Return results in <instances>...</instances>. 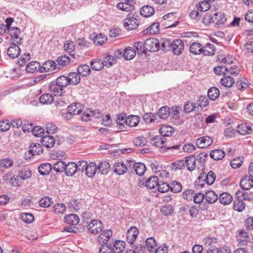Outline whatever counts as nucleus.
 Returning <instances> with one entry per match:
<instances>
[{"label": "nucleus", "instance_id": "1", "mask_svg": "<svg viewBox=\"0 0 253 253\" xmlns=\"http://www.w3.org/2000/svg\"><path fill=\"white\" fill-rule=\"evenodd\" d=\"M236 198L234 201V210L238 211H241L245 209V204L243 200L250 199L251 198L248 196L247 193L238 191L236 193Z\"/></svg>", "mask_w": 253, "mask_h": 253}, {"label": "nucleus", "instance_id": "2", "mask_svg": "<svg viewBox=\"0 0 253 253\" xmlns=\"http://www.w3.org/2000/svg\"><path fill=\"white\" fill-rule=\"evenodd\" d=\"M139 25V21L132 13H129L123 21V25L127 30L136 29Z\"/></svg>", "mask_w": 253, "mask_h": 253}, {"label": "nucleus", "instance_id": "3", "mask_svg": "<svg viewBox=\"0 0 253 253\" xmlns=\"http://www.w3.org/2000/svg\"><path fill=\"white\" fill-rule=\"evenodd\" d=\"M212 23L217 28H220L225 25L227 18L224 13L221 12H217L212 15Z\"/></svg>", "mask_w": 253, "mask_h": 253}, {"label": "nucleus", "instance_id": "4", "mask_svg": "<svg viewBox=\"0 0 253 253\" xmlns=\"http://www.w3.org/2000/svg\"><path fill=\"white\" fill-rule=\"evenodd\" d=\"M145 47L146 50L154 52L160 49V42L155 38H150L145 41Z\"/></svg>", "mask_w": 253, "mask_h": 253}, {"label": "nucleus", "instance_id": "5", "mask_svg": "<svg viewBox=\"0 0 253 253\" xmlns=\"http://www.w3.org/2000/svg\"><path fill=\"white\" fill-rule=\"evenodd\" d=\"M87 229L92 234H98L102 230V222L99 220H92L87 225Z\"/></svg>", "mask_w": 253, "mask_h": 253}, {"label": "nucleus", "instance_id": "6", "mask_svg": "<svg viewBox=\"0 0 253 253\" xmlns=\"http://www.w3.org/2000/svg\"><path fill=\"white\" fill-rule=\"evenodd\" d=\"M131 167V163L127 162L126 164L122 162L116 163L114 165L113 169L114 172L118 175H122L125 173L128 168Z\"/></svg>", "mask_w": 253, "mask_h": 253}, {"label": "nucleus", "instance_id": "7", "mask_svg": "<svg viewBox=\"0 0 253 253\" xmlns=\"http://www.w3.org/2000/svg\"><path fill=\"white\" fill-rule=\"evenodd\" d=\"M252 240V238L249 233L243 231H240L237 236V241L240 246L247 245L248 243L251 242Z\"/></svg>", "mask_w": 253, "mask_h": 253}, {"label": "nucleus", "instance_id": "8", "mask_svg": "<svg viewBox=\"0 0 253 253\" xmlns=\"http://www.w3.org/2000/svg\"><path fill=\"white\" fill-rule=\"evenodd\" d=\"M213 142L212 139L208 136L201 137L197 139L196 146L200 148H205L210 146Z\"/></svg>", "mask_w": 253, "mask_h": 253}, {"label": "nucleus", "instance_id": "9", "mask_svg": "<svg viewBox=\"0 0 253 253\" xmlns=\"http://www.w3.org/2000/svg\"><path fill=\"white\" fill-rule=\"evenodd\" d=\"M139 231L136 227H131L127 230L126 234L127 241L132 244L136 240Z\"/></svg>", "mask_w": 253, "mask_h": 253}, {"label": "nucleus", "instance_id": "10", "mask_svg": "<svg viewBox=\"0 0 253 253\" xmlns=\"http://www.w3.org/2000/svg\"><path fill=\"white\" fill-rule=\"evenodd\" d=\"M171 49L174 54H180L184 49V43L180 39L173 41Z\"/></svg>", "mask_w": 253, "mask_h": 253}, {"label": "nucleus", "instance_id": "11", "mask_svg": "<svg viewBox=\"0 0 253 253\" xmlns=\"http://www.w3.org/2000/svg\"><path fill=\"white\" fill-rule=\"evenodd\" d=\"M112 231L111 230L103 231L99 236L98 241L101 244H106L112 236Z\"/></svg>", "mask_w": 253, "mask_h": 253}, {"label": "nucleus", "instance_id": "12", "mask_svg": "<svg viewBox=\"0 0 253 253\" xmlns=\"http://www.w3.org/2000/svg\"><path fill=\"white\" fill-rule=\"evenodd\" d=\"M8 32L10 36L11 39L13 40V42L16 43H19L21 42L22 39L19 38V35L20 33V30L17 27H13L11 29H9Z\"/></svg>", "mask_w": 253, "mask_h": 253}, {"label": "nucleus", "instance_id": "13", "mask_svg": "<svg viewBox=\"0 0 253 253\" xmlns=\"http://www.w3.org/2000/svg\"><path fill=\"white\" fill-rule=\"evenodd\" d=\"M240 186L244 190H249L253 186V180L250 176H245L240 181Z\"/></svg>", "mask_w": 253, "mask_h": 253}, {"label": "nucleus", "instance_id": "14", "mask_svg": "<svg viewBox=\"0 0 253 253\" xmlns=\"http://www.w3.org/2000/svg\"><path fill=\"white\" fill-rule=\"evenodd\" d=\"M56 64L55 62L52 60H48L45 62L41 68L40 69V72H47L49 71H52L55 69Z\"/></svg>", "mask_w": 253, "mask_h": 253}, {"label": "nucleus", "instance_id": "15", "mask_svg": "<svg viewBox=\"0 0 253 253\" xmlns=\"http://www.w3.org/2000/svg\"><path fill=\"white\" fill-rule=\"evenodd\" d=\"M83 110V106L80 103H74L67 108L68 112L73 115H78Z\"/></svg>", "mask_w": 253, "mask_h": 253}, {"label": "nucleus", "instance_id": "16", "mask_svg": "<svg viewBox=\"0 0 253 253\" xmlns=\"http://www.w3.org/2000/svg\"><path fill=\"white\" fill-rule=\"evenodd\" d=\"M20 48L16 45V43L13 44L7 49V54L11 58L17 57L20 54Z\"/></svg>", "mask_w": 253, "mask_h": 253}, {"label": "nucleus", "instance_id": "17", "mask_svg": "<svg viewBox=\"0 0 253 253\" xmlns=\"http://www.w3.org/2000/svg\"><path fill=\"white\" fill-rule=\"evenodd\" d=\"M125 242L117 240L115 241L112 245L113 253H122L125 249Z\"/></svg>", "mask_w": 253, "mask_h": 253}, {"label": "nucleus", "instance_id": "18", "mask_svg": "<svg viewBox=\"0 0 253 253\" xmlns=\"http://www.w3.org/2000/svg\"><path fill=\"white\" fill-rule=\"evenodd\" d=\"M130 163H131L132 168L135 171L136 174L139 176L143 175L146 171V167L144 164L141 163H137L134 164L132 162Z\"/></svg>", "mask_w": 253, "mask_h": 253}, {"label": "nucleus", "instance_id": "19", "mask_svg": "<svg viewBox=\"0 0 253 253\" xmlns=\"http://www.w3.org/2000/svg\"><path fill=\"white\" fill-rule=\"evenodd\" d=\"M40 64L38 62L32 61L26 66V71L29 73L33 74L38 71H40Z\"/></svg>", "mask_w": 253, "mask_h": 253}, {"label": "nucleus", "instance_id": "20", "mask_svg": "<svg viewBox=\"0 0 253 253\" xmlns=\"http://www.w3.org/2000/svg\"><path fill=\"white\" fill-rule=\"evenodd\" d=\"M252 130L253 129L250 126L243 124L238 125L236 129L237 132L243 135L250 134Z\"/></svg>", "mask_w": 253, "mask_h": 253}, {"label": "nucleus", "instance_id": "21", "mask_svg": "<svg viewBox=\"0 0 253 253\" xmlns=\"http://www.w3.org/2000/svg\"><path fill=\"white\" fill-rule=\"evenodd\" d=\"M41 143L46 148H52L55 144V139L52 136L46 135L42 137Z\"/></svg>", "mask_w": 253, "mask_h": 253}, {"label": "nucleus", "instance_id": "22", "mask_svg": "<svg viewBox=\"0 0 253 253\" xmlns=\"http://www.w3.org/2000/svg\"><path fill=\"white\" fill-rule=\"evenodd\" d=\"M196 160V158L193 155L185 158L184 160L185 166L187 167L188 170L192 171L195 169Z\"/></svg>", "mask_w": 253, "mask_h": 253}, {"label": "nucleus", "instance_id": "23", "mask_svg": "<svg viewBox=\"0 0 253 253\" xmlns=\"http://www.w3.org/2000/svg\"><path fill=\"white\" fill-rule=\"evenodd\" d=\"M219 202L224 205L230 204L233 201L232 196L227 192L221 194L219 196Z\"/></svg>", "mask_w": 253, "mask_h": 253}, {"label": "nucleus", "instance_id": "24", "mask_svg": "<svg viewBox=\"0 0 253 253\" xmlns=\"http://www.w3.org/2000/svg\"><path fill=\"white\" fill-rule=\"evenodd\" d=\"M77 171L76 164L74 162H70L68 164H65V172L68 176H72Z\"/></svg>", "mask_w": 253, "mask_h": 253}, {"label": "nucleus", "instance_id": "25", "mask_svg": "<svg viewBox=\"0 0 253 253\" xmlns=\"http://www.w3.org/2000/svg\"><path fill=\"white\" fill-rule=\"evenodd\" d=\"M69 84L73 85L78 84L81 81L80 75L76 72H71L68 75Z\"/></svg>", "mask_w": 253, "mask_h": 253}, {"label": "nucleus", "instance_id": "26", "mask_svg": "<svg viewBox=\"0 0 253 253\" xmlns=\"http://www.w3.org/2000/svg\"><path fill=\"white\" fill-rule=\"evenodd\" d=\"M215 48L213 44L207 43L205 46H203V54L205 56L213 55L215 53Z\"/></svg>", "mask_w": 253, "mask_h": 253}, {"label": "nucleus", "instance_id": "27", "mask_svg": "<svg viewBox=\"0 0 253 253\" xmlns=\"http://www.w3.org/2000/svg\"><path fill=\"white\" fill-rule=\"evenodd\" d=\"M52 169V167L49 163L42 164L38 168L39 172L42 175L48 174Z\"/></svg>", "mask_w": 253, "mask_h": 253}, {"label": "nucleus", "instance_id": "28", "mask_svg": "<svg viewBox=\"0 0 253 253\" xmlns=\"http://www.w3.org/2000/svg\"><path fill=\"white\" fill-rule=\"evenodd\" d=\"M205 199L209 204L215 203L218 199V196L213 191H209L205 194Z\"/></svg>", "mask_w": 253, "mask_h": 253}, {"label": "nucleus", "instance_id": "29", "mask_svg": "<svg viewBox=\"0 0 253 253\" xmlns=\"http://www.w3.org/2000/svg\"><path fill=\"white\" fill-rule=\"evenodd\" d=\"M136 55V51L131 47H127L123 51V57L126 60L133 59Z\"/></svg>", "mask_w": 253, "mask_h": 253}, {"label": "nucleus", "instance_id": "30", "mask_svg": "<svg viewBox=\"0 0 253 253\" xmlns=\"http://www.w3.org/2000/svg\"><path fill=\"white\" fill-rule=\"evenodd\" d=\"M210 155L214 160H220L224 157L225 153L222 150L214 149L211 152Z\"/></svg>", "mask_w": 253, "mask_h": 253}, {"label": "nucleus", "instance_id": "31", "mask_svg": "<svg viewBox=\"0 0 253 253\" xmlns=\"http://www.w3.org/2000/svg\"><path fill=\"white\" fill-rule=\"evenodd\" d=\"M85 173L87 176L92 177L93 176L97 170V166L95 163L91 162L87 165L85 168Z\"/></svg>", "mask_w": 253, "mask_h": 253}, {"label": "nucleus", "instance_id": "32", "mask_svg": "<svg viewBox=\"0 0 253 253\" xmlns=\"http://www.w3.org/2000/svg\"><path fill=\"white\" fill-rule=\"evenodd\" d=\"M49 90L52 92L55 96H60L62 94V87L57 85L56 83H51L48 87Z\"/></svg>", "mask_w": 253, "mask_h": 253}, {"label": "nucleus", "instance_id": "33", "mask_svg": "<svg viewBox=\"0 0 253 253\" xmlns=\"http://www.w3.org/2000/svg\"><path fill=\"white\" fill-rule=\"evenodd\" d=\"M98 171L103 174L107 173L110 170V165L107 162H102L98 164L97 167Z\"/></svg>", "mask_w": 253, "mask_h": 253}, {"label": "nucleus", "instance_id": "34", "mask_svg": "<svg viewBox=\"0 0 253 253\" xmlns=\"http://www.w3.org/2000/svg\"><path fill=\"white\" fill-rule=\"evenodd\" d=\"M155 10L153 7L149 5H145L140 9V14L143 17H149L154 13Z\"/></svg>", "mask_w": 253, "mask_h": 253}, {"label": "nucleus", "instance_id": "35", "mask_svg": "<svg viewBox=\"0 0 253 253\" xmlns=\"http://www.w3.org/2000/svg\"><path fill=\"white\" fill-rule=\"evenodd\" d=\"M202 45L198 42H193L189 47L190 52L195 55L201 53L202 52Z\"/></svg>", "mask_w": 253, "mask_h": 253}, {"label": "nucleus", "instance_id": "36", "mask_svg": "<svg viewBox=\"0 0 253 253\" xmlns=\"http://www.w3.org/2000/svg\"><path fill=\"white\" fill-rule=\"evenodd\" d=\"M126 124L129 126H136L139 122V118L137 116H128L126 119Z\"/></svg>", "mask_w": 253, "mask_h": 253}, {"label": "nucleus", "instance_id": "37", "mask_svg": "<svg viewBox=\"0 0 253 253\" xmlns=\"http://www.w3.org/2000/svg\"><path fill=\"white\" fill-rule=\"evenodd\" d=\"M39 100L42 104H50L54 101V97L50 94L45 93L40 97Z\"/></svg>", "mask_w": 253, "mask_h": 253}, {"label": "nucleus", "instance_id": "38", "mask_svg": "<svg viewBox=\"0 0 253 253\" xmlns=\"http://www.w3.org/2000/svg\"><path fill=\"white\" fill-rule=\"evenodd\" d=\"M173 129L169 126H163L160 128V133L162 137L170 136L171 135Z\"/></svg>", "mask_w": 253, "mask_h": 253}, {"label": "nucleus", "instance_id": "39", "mask_svg": "<svg viewBox=\"0 0 253 253\" xmlns=\"http://www.w3.org/2000/svg\"><path fill=\"white\" fill-rule=\"evenodd\" d=\"M220 84L225 87H230L234 84V80L230 76H224L220 80Z\"/></svg>", "mask_w": 253, "mask_h": 253}, {"label": "nucleus", "instance_id": "40", "mask_svg": "<svg viewBox=\"0 0 253 253\" xmlns=\"http://www.w3.org/2000/svg\"><path fill=\"white\" fill-rule=\"evenodd\" d=\"M65 219L67 223L71 225H77L80 221L78 216L75 214H70L66 216Z\"/></svg>", "mask_w": 253, "mask_h": 253}, {"label": "nucleus", "instance_id": "41", "mask_svg": "<svg viewBox=\"0 0 253 253\" xmlns=\"http://www.w3.org/2000/svg\"><path fill=\"white\" fill-rule=\"evenodd\" d=\"M159 179L157 176L150 177L146 182V186L149 189H153L158 184Z\"/></svg>", "mask_w": 253, "mask_h": 253}, {"label": "nucleus", "instance_id": "42", "mask_svg": "<svg viewBox=\"0 0 253 253\" xmlns=\"http://www.w3.org/2000/svg\"><path fill=\"white\" fill-rule=\"evenodd\" d=\"M173 41L168 39L161 40V49L163 51H169L171 49Z\"/></svg>", "mask_w": 253, "mask_h": 253}, {"label": "nucleus", "instance_id": "43", "mask_svg": "<svg viewBox=\"0 0 253 253\" xmlns=\"http://www.w3.org/2000/svg\"><path fill=\"white\" fill-rule=\"evenodd\" d=\"M90 72L91 70L89 66L86 64L81 65L78 68V74L81 75L83 77L89 76Z\"/></svg>", "mask_w": 253, "mask_h": 253}, {"label": "nucleus", "instance_id": "44", "mask_svg": "<svg viewBox=\"0 0 253 253\" xmlns=\"http://www.w3.org/2000/svg\"><path fill=\"white\" fill-rule=\"evenodd\" d=\"M29 152L32 154L33 156L38 155L42 152V146L39 143L33 144L31 145L30 149Z\"/></svg>", "mask_w": 253, "mask_h": 253}, {"label": "nucleus", "instance_id": "45", "mask_svg": "<svg viewBox=\"0 0 253 253\" xmlns=\"http://www.w3.org/2000/svg\"><path fill=\"white\" fill-rule=\"evenodd\" d=\"M159 23L156 22L151 24L147 29L143 31L144 34H146L149 33L150 34H155L159 31Z\"/></svg>", "mask_w": 253, "mask_h": 253}, {"label": "nucleus", "instance_id": "46", "mask_svg": "<svg viewBox=\"0 0 253 253\" xmlns=\"http://www.w3.org/2000/svg\"><path fill=\"white\" fill-rule=\"evenodd\" d=\"M209 98L211 100L216 99L219 95V91L217 87H212L208 91Z\"/></svg>", "mask_w": 253, "mask_h": 253}, {"label": "nucleus", "instance_id": "47", "mask_svg": "<svg viewBox=\"0 0 253 253\" xmlns=\"http://www.w3.org/2000/svg\"><path fill=\"white\" fill-rule=\"evenodd\" d=\"M145 246L149 252H153L157 246L156 242L153 237H149L146 240Z\"/></svg>", "mask_w": 253, "mask_h": 253}, {"label": "nucleus", "instance_id": "48", "mask_svg": "<svg viewBox=\"0 0 253 253\" xmlns=\"http://www.w3.org/2000/svg\"><path fill=\"white\" fill-rule=\"evenodd\" d=\"M56 83L57 84V85L61 86L62 88L68 86L69 85L68 76L63 75L59 76L57 78Z\"/></svg>", "mask_w": 253, "mask_h": 253}, {"label": "nucleus", "instance_id": "49", "mask_svg": "<svg viewBox=\"0 0 253 253\" xmlns=\"http://www.w3.org/2000/svg\"><path fill=\"white\" fill-rule=\"evenodd\" d=\"M158 114L160 118L167 119L170 115L169 108L167 106L161 107L159 111Z\"/></svg>", "mask_w": 253, "mask_h": 253}, {"label": "nucleus", "instance_id": "50", "mask_svg": "<svg viewBox=\"0 0 253 253\" xmlns=\"http://www.w3.org/2000/svg\"><path fill=\"white\" fill-rule=\"evenodd\" d=\"M152 141L156 147H163L166 146V138L165 137L156 136L153 138Z\"/></svg>", "mask_w": 253, "mask_h": 253}, {"label": "nucleus", "instance_id": "51", "mask_svg": "<svg viewBox=\"0 0 253 253\" xmlns=\"http://www.w3.org/2000/svg\"><path fill=\"white\" fill-rule=\"evenodd\" d=\"M90 65L93 70L96 71L101 70L103 68V65L100 59H96L90 62Z\"/></svg>", "mask_w": 253, "mask_h": 253}, {"label": "nucleus", "instance_id": "52", "mask_svg": "<svg viewBox=\"0 0 253 253\" xmlns=\"http://www.w3.org/2000/svg\"><path fill=\"white\" fill-rule=\"evenodd\" d=\"M117 7L118 9L126 12H129L134 9V6H131V4L128 5L125 2H120L117 4Z\"/></svg>", "mask_w": 253, "mask_h": 253}, {"label": "nucleus", "instance_id": "53", "mask_svg": "<svg viewBox=\"0 0 253 253\" xmlns=\"http://www.w3.org/2000/svg\"><path fill=\"white\" fill-rule=\"evenodd\" d=\"M65 163L63 161H57L52 167V169L57 172L65 171Z\"/></svg>", "mask_w": 253, "mask_h": 253}, {"label": "nucleus", "instance_id": "54", "mask_svg": "<svg viewBox=\"0 0 253 253\" xmlns=\"http://www.w3.org/2000/svg\"><path fill=\"white\" fill-rule=\"evenodd\" d=\"M133 144L137 147H142L146 145L147 140L143 136H138L133 140Z\"/></svg>", "mask_w": 253, "mask_h": 253}, {"label": "nucleus", "instance_id": "55", "mask_svg": "<svg viewBox=\"0 0 253 253\" xmlns=\"http://www.w3.org/2000/svg\"><path fill=\"white\" fill-rule=\"evenodd\" d=\"M31 176V172L28 169H25L22 171H19L17 177H19L22 180L29 179Z\"/></svg>", "mask_w": 253, "mask_h": 253}, {"label": "nucleus", "instance_id": "56", "mask_svg": "<svg viewBox=\"0 0 253 253\" xmlns=\"http://www.w3.org/2000/svg\"><path fill=\"white\" fill-rule=\"evenodd\" d=\"M52 203V199L47 197H44L42 198L39 201L40 206L43 208L50 207Z\"/></svg>", "mask_w": 253, "mask_h": 253}, {"label": "nucleus", "instance_id": "57", "mask_svg": "<svg viewBox=\"0 0 253 253\" xmlns=\"http://www.w3.org/2000/svg\"><path fill=\"white\" fill-rule=\"evenodd\" d=\"M198 10L199 11H206L210 8V4L207 1L204 0L199 2L196 5Z\"/></svg>", "mask_w": 253, "mask_h": 253}, {"label": "nucleus", "instance_id": "58", "mask_svg": "<svg viewBox=\"0 0 253 253\" xmlns=\"http://www.w3.org/2000/svg\"><path fill=\"white\" fill-rule=\"evenodd\" d=\"M157 187L158 191L162 193L166 192L170 189L169 185L168 183L162 181H158V184Z\"/></svg>", "mask_w": 253, "mask_h": 253}, {"label": "nucleus", "instance_id": "59", "mask_svg": "<svg viewBox=\"0 0 253 253\" xmlns=\"http://www.w3.org/2000/svg\"><path fill=\"white\" fill-rule=\"evenodd\" d=\"M107 41L106 37L103 36L102 34L96 35L94 38L93 41L96 44L102 45Z\"/></svg>", "mask_w": 253, "mask_h": 253}, {"label": "nucleus", "instance_id": "60", "mask_svg": "<svg viewBox=\"0 0 253 253\" xmlns=\"http://www.w3.org/2000/svg\"><path fill=\"white\" fill-rule=\"evenodd\" d=\"M249 84L248 80L245 78H241L236 83V85L240 90L247 88L249 86Z\"/></svg>", "mask_w": 253, "mask_h": 253}, {"label": "nucleus", "instance_id": "61", "mask_svg": "<svg viewBox=\"0 0 253 253\" xmlns=\"http://www.w3.org/2000/svg\"><path fill=\"white\" fill-rule=\"evenodd\" d=\"M134 47L135 48L138 54L144 53L146 50L145 47V42H137L133 44Z\"/></svg>", "mask_w": 253, "mask_h": 253}, {"label": "nucleus", "instance_id": "62", "mask_svg": "<svg viewBox=\"0 0 253 253\" xmlns=\"http://www.w3.org/2000/svg\"><path fill=\"white\" fill-rule=\"evenodd\" d=\"M21 218L22 221L26 223H30L34 220V217L31 213H23L21 215Z\"/></svg>", "mask_w": 253, "mask_h": 253}, {"label": "nucleus", "instance_id": "63", "mask_svg": "<svg viewBox=\"0 0 253 253\" xmlns=\"http://www.w3.org/2000/svg\"><path fill=\"white\" fill-rule=\"evenodd\" d=\"M170 186V189L172 192L178 193L181 191L182 186L181 184L177 181H173L171 183Z\"/></svg>", "mask_w": 253, "mask_h": 253}, {"label": "nucleus", "instance_id": "64", "mask_svg": "<svg viewBox=\"0 0 253 253\" xmlns=\"http://www.w3.org/2000/svg\"><path fill=\"white\" fill-rule=\"evenodd\" d=\"M99 253H113L112 245L110 244H103L100 248Z\"/></svg>", "mask_w": 253, "mask_h": 253}]
</instances>
